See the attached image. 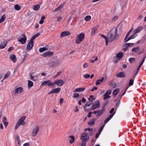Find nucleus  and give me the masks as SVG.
<instances>
[{"instance_id":"obj_1","label":"nucleus","mask_w":146,"mask_h":146,"mask_svg":"<svg viewBox=\"0 0 146 146\" xmlns=\"http://www.w3.org/2000/svg\"><path fill=\"white\" fill-rule=\"evenodd\" d=\"M117 28L116 29L113 28L109 32L108 35V37L110 42H112L115 39V38L117 36H118L117 34Z\"/></svg>"},{"instance_id":"obj_2","label":"nucleus","mask_w":146,"mask_h":146,"mask_svg":"<svg viewBox=\"0 0 146 146\" xmlns=\"http://www.w3.org/2000/svg\"><path fill=\"white\" fill-rule=\"evenodd\" d=\"M26 117V116H23L19 119L15 127V129H17L21 125H25V123L24 120Z\"/></svg>"},{"instance_id":"obj_3","label":"nucleus","mask_w":146,"mask_h":146,"mask_svg":"<svg viewBox=\"0 0 146 146\" xmlns=\"http://www.w3.org/2000/svg\"><path fill=\"white\" fill-rule=\"evenodd\" d=\"M85 35L84 33H82L78 35L76 39L75 42L76 44H79L84 39Z\"/></svg>"},{"instance_id":"obj_4","label":"nucleus","mask_w":146,"mask_h":146,"mask_svg":"<svg viewBox=\"0 0 146 146\" xmlns=\"http://www.w3.org/2000/svg\"><path fill=\"white\" fill-rule=\"evenodd\" d=\"M89 138L88 134L86 132H83L81 134L80 139L83 142L86 143L89 141Z\"/></svg>"},{"instance_id":"obj_5","label":"nucleus","mask_w":146,"mask_h":146,"mask_svg":"<svg viewBox=\"0 0 146 146\" xmlns=\"http://www.w3.org/2000/svg\"><path fill=\"white\" fill-rule=\"evenodd\" d=\"M105 111V108L104 107L102 109L100 110L95 111L93 112V113L95 114H96V116L98 117L101 116L104 112Z\"/></svg>"},{"instance_id":"obj_6","label":"nucleus","mask_w":146,"mask_h":146,"mask_svg":"<svg viewBox=\"0 0 146 146\" xmlns=\"http://www.w3.org/2000/svg\"><path fill=\"white\" fill-rule=\"evenodd\" d=\"M64 83V81L60 79L56 80L53 82V85L55 84L59 86H62Z\"/></svg>"},{"instance_id":"obj_7","label":"nucleus","mask_w":146,"mask_h":146,"mask_svg":"<svg viewBox=\"0 0 146 146\" xmlns=\"http://www.w3.org/2000/svg\"><path fill=\"white\" fill-rule=\"evenodd\" d=\"M100 106V102L99 101H96L94 103H93L91 109L94 110L95 109L99 107Z\"/></svg>"},{"instance_id":"obj_8","label":"nucleus","mask_w":146,"mask_h":146,"mask_svg":"<svg viewBox=\"0 0 146 146\" xmlns=\"http://www.w3.org/2000/svg\"><path fill=\"white\" fill-rule=\"evenodd\" d=\"M39 129V127L38 126H35L32 130V136L33 137L35 136L37 134Z\"/></svg>"},{"instance_id":"obj_9","label":"nucleus","mask_w":146,"mask_h":146,"mask_svg":"<svg viewBox=\"0 0 146 146\" xmlns=\"http://www.w3.org/2000/svg\"><path fill=\"white\" fill-rule=\"evenodd\" d=\"M41 85L53 86V82H52L50 80H48L43 82L41 83Z\"/></svg>"},{"instance_id":"obj_10","label":"nucleus","mask_w":146,"mask_h":146,"mask_svg":"<svg viewBox=\"0 0 146 146\" xmlns=\"http://www.w3.org/2000/svg\"><path fill=\"white\" fill-rule=\"evenodd\" d=\"M22 37L18 40V41L22 44H24L26 42L27 37L24 34H22L21 35Z\"/></svg>"},{"instance_id":"obj_11","label":"nucleus","mask_w":146,"mask_h":146,"mask_svg":"<svg viewBox=\"0 0 146 146\" xmlns=\"http://www.w3.org/2000/svg\"><path fill=\"white\" fill-rule=\"evenodd\" d=\"M61 91V88L59 87H57L56 88L52 89L48 93V94H50L54 93H59Z\"/></svg>"},{"instance_id":"obj_12","label":"nucleus","mask_w":146,"mask_h":146,"mask_svg":"<svg viewBox=\"0 0 146 146\" xmlns=\"http://www.w3.org/2000/svg\"><path fill=\"white\" fill-rule=\"evenodd\" d=\"M71 33L69 31H64L60 33V38H62L70 35Z\"/></svg>"},{"instance_id":"obj_13","label":"nucleus","mask_w":146,"mask_h":146,"mask_svg":"<svg viewBox=\"0 0 146 146\" xmlns=\"http://www.w3.org/2000/svg\"><path fill=\"white\" fill-rule=\"evenodd\" d=\"M53 52H52L48 51L46 53H44L42 56L43 57H45L47 56H51L53 54Z\"/></svg>"},{"instance_id":"obj_14","label":"nucleus","mask_w":146,"mask_h":146,"mask_svg":"<svg viewBox=\"0 0 146 146\" xmlns=\"http://www.w3.org/2000/svg\"><path fill=\"white\" fill-rule=\"evenodd\" d=\"M137 36V35L136 34H134L132 35L131 36L129 37V38H126L125 40V38L124 39V41L125 42H127L129 40L135 38V37H136Z\"/></svg>"},{"instance_id":"obj_15","label":"nucleus","mask_w":146,"mask_h":146,"mask_svg":"<svg viewBox=\"0 0 146 146\" xmlns=\"http://www.w3.org/2000/svg\"><path fill=\"white\" fill-rule=\"evenodd\" d=\"M33 46V42L30 41L28 44L27 48V50H30L31 49Z\"/></svg>"},{"instance_id":"obj_16","label":"nucleus","mask_w":146,"mask_h":146,"mask_svg":"<svg viewBox=\"0 0 146 146\" xmlns=\"http://www.w3.org/2000/svg\"><path fill=\"white\" fill-rule=\"evenodd\" d=\"M69 143L70 144H72L75 141V137L72 135L70 136L69 137Z\"/></svg>"},{"instance_id":"obj_17","label":"nucleus","mask_w":146,"mask_h":146,"mask_svg":"<svg viewBox=\"0 0 146 146\" xmlns=\"http://www.w3.org/2000/svg\"><path fill=\"white\" fill-rule=\"evenodd\" d=\"M115 114V113L111 114L110 116L106 119L104 121L105 125L112 117Z\"/></svg>"},{"instance_id":"obj_18","label":"nucleus","mask_w":146,"mask_h":146,"mask_svg":"<svg viewBox=\"0 0 146 146\" xmlns=\"http://www.w3.org/2000/svg\"><path fill=\"white\" fill-rule=\"evenodd\" d=\"M143 26H140L137 29L134 30L133 32L134 34H136L139 33L143 29Z\"/></svg>"},{"instance_id":"obj_19","label":"nucleus","mask_w":146,"mask_h":146,"mask_svg":"<svg viewBox=\"0 0 146 146\" xmlns=\"http://www.w3.org/2000/svg\"><path fill=\"white\" fill-rule=\"evenodd\" d=\"M117 77L120 78H124L125 77V73L123 72H121L116 75Z\"/></svg>"},{"instance_id":"obj_20","label":"nucleus","mask_w":146,"mask_h":146,"mask_svg":"<svg viewBox=\"0 0 146 146\" xmlns=\"http://www.w3.org/2000/svg\"><path fill=\"white\" fill-rule=\"evenodd\" d=\"M104 80V78L102 77L101 78V79H99V80H97L95 83V84L96 85H99L101 84V83Z\"/></svg>"},{"instance_id":"obj_21","label":"nucleus","mask_w":146,"mask_h":146,"mask_svg":"<svg viewBox=\"0 0 146 146\" xmlns=\"http://www.w3.org/2000/svg\"><path fill=\"white\" fill-rule=\"evenodd\" d=\"M123 56V54L121 52L118 53L116 55V57L119 60H120L122 58Z\"/></svg>"},{"instance_id":"obj_22","label":"nucleus","mask_w":146,"mask_h":146,"mask_svg":"<svg viewBox=\"0 0 146 146\" xmlns=\"http://www.w3.org/2000/svg\"><path fill=\"white\" fill-rule=\"evenodd\" d=\"M15 91L16 94H19L22 92V89L21 87L18 88L15 90Z\"/></svg>"},{"instance_id":"obj_23","label":"nucleus","mask_w":146,"mask_h":146,"mask_svg":"<svg viewBox=\"0 0 146 146\" xmlns=\"http://www.w3.org/2000/svg\"><path fill=\"white\" fill-rule=\"evenodd\" d=\"M85 90V88H76L74 92H82Z\"/></svg>"},{"instance_id":"obj_24","label":"nucleus","mask_w":146,"mask_h":146,"mask_svg":"<svg viewBox=\"0 0 146 146\" xmlns=\"http://www.w3.org/2000/svg\"><path fill=\"white\" fill-rule=\"evenodd\" d=\"M119 89L118 88H117L115 90L112 92V95L113 96H115L116 95L118 94L119 91Z\"/></svg>"},{"instance_id":"obj_25","label":"nucleus","mask_w":146,"mask_h":146,"mask_svg":"<svg viewBox=\"0 0 146 146\" xmlns=\"http://www.w3.org/2000/svg\"><path fill=\"white\" fill-rule=\"evenodd\" d=\"M10 58L14 62H16L17 58L15 57V56L14 54H12L10 56Z\"/></svg>"},{"instance_id":"obj_26","label":"nucleus","mask_w":146,"mask_h":146,"mask_svg":"<svg viewBox=\"0 0 146 146\" xmlns=\"http://www.w3.org/2000/svg\"><path fill=\"white\" fill-rule=\"evenodd\" d=\"M7 42V41H4L1 44H0V49L4 48L5 47Z\"/></svg>"},{"instance_id":"obj_27","label":"nucleus","mask_w":146,"mask_h":146,"mask_svg":"<svg viewBox=\"0 0 146 146\" xmlns=\"http://www.w3.org/2000/svg\"><path fill=\"white\" fill-rule=\"evenodd\" d=\"M96 120V119H93L89 121L88 123V124L89 125H92L94 124Z\"/></svg>"},{"instance_id":"obj_28","label":"nucleus","mask_w":146,"mask_h":146,"mask_svg":"<svg viewBox=\"0 0 146 146\" xmlns=\"http://www.w3.org/2000/svg\"><path fill=\"white\" fill-rule=\"evenodd\" d=\"M102 36L105 40L106 45V46H107L108 44V41H109L108 38L106 36L104 35H102Z\"/></svg>"},{"instance_id":"obj_29","label":"nucleus","mask_w":146,"mask_h":146,"mask_svg":"<svg viewBox=\"0 0 146 146\" xmlns=\"http://www.w3.org/2000/svg\"><path fill=\"white\" fill-rule=\"evenodd\" d=\"M40 8L39 5L37 4L34 5L33 6V9L34 10L36 11L38 10Z\"/></svg>"},{"instance_id":"obj_30","label":"nucleus","mask_w":146,"mask_h":146,"mask_svg":"<svg viewBox=\"0 0 146 146\" xmlns=\"http://www.w3.org/2000/svg\"><path fill=\"white\" fill-rule=\"evenodd\" d=\"M133 44L132 43H125L123 45V47H128L132 46Z\"/></svg>"},{"instance_id":"obj_31","label":"nucleus","mask_w":146,"mask_h":146,"mask_svg":"<svg viewBox=\"0 0 146 146\" xmlns=\"http://www.w3.org/2000/svg\"><path fill=\"white\" fill-rule=\"evenodd\" d=\"M6 16L5 14L3 15L0 19V23L3 22L5 19Z\"/></svg>"},{"instance_id":"obj_32","label":"nucleus","mask_w":146,"mask_h":146,"mask_svg":"<svg viewBox=\"0 0 146 146\" xmlns=\"http://www.w3.org/2000/svg\"><path fill=\"white\" fill-rule=\"evenodd\" d=\"M89 101L87 102L86 104H85V106H90L92 103V100H90V98L88 99Z\"/></svg>"},{"instance_id":"obj_33","label":"nucleus","mask_w":146,"mask_h":146,"mask_svg":"<svg viewBox=\"0 0 146 146\" xmlns=\"http://www.w3.org/2000/svg\"><path fill=\"white\" fill-rule=\"evenodd\" d=\"M28 85L29 88L32 87L33 86V82L30 80H28Z\"/></svg>"},{"instance_id":"obj_34","label":"nucleus","mask_w":146,"mask_h":146,"mask_svg":"<svg viewBox=\"0 0 146 146\" xmlns=\"http://www.w3.org/2000/svg\"><path fill=\"white\" fill-rule=\"evenodd\" d=\"M47 49L48 48H47L42 47L40 48L39 51L40 52H42L46 50H47Z\"/></svg>"},{"instance_id":"obj_35","label":"nucleus","mask_w":146,"mask_h":146,"mask_svg":"<svg viewBox=\"0 0 146 146\" xmlns=\"http://www.w3.org/2000/svg\"><path fill=\"white\" fill-rule=\"evenodd\" d=\"M32 74H31L30 76V79L33 81H36L37 79V78L36 76H32Z\"/></svg>"},{"instance_id":"obj_36","label":"nucleus","mask_w":146,"mask_h":146,"mask_svg":"<svg viewBox=\"0 0 146 146\" xmlns=\"http://www.w3.org/2000/svg\"><path fill=\"white\" fill-rule=\"evenodd\" d=\"M91 18V16L90 15H87L85 18V20L87 21H90Z\"/></svg>"},{"instance_id":"obj_37","label":"nucleus","mask_w":146,"mask_h":146,"mask_svg":"<svg viewBox=\"0 0 146 146\" xmlns=\"http://www.w3.org/2000/svg\"><path fill=\"white\" fill-rule=\"evenodd\" d=\"M133 27H132L131 29L127 33V34L126 36L125 37V40H126V39L128 37L129 35L131 32L133 30Z\"/></svg>"},{"instance_id":"obj_38","label":"nucleus","mask_w":146,"mask_h":146,"mask_svg":"<svg viewBox=\"0 0 146 146\" xmlns=\"http://www.w3.org/2000/svg\"><path fill=\"white\" fill-rule=\"evenodd\" d=\"M140 49L139 47H137L134 48H133L132 49V51L134 52H138Z\"/></svg>"},{"instance_id":"obj_39","label":"nucleus","mask_w":146,"mask_h":146,"mask_svg":"<svg viewBox=\"0 0 146 146\" xmlns=\"http://www.w3.org/2000/svg\"><path fill=\"white\" fill-rule=\"evenodd\" d=\"M104 100H106L110 98V96H109V95H108L106 94L104 95Z\"/></svg>"},{"instance_id":"obj_40","label":"nucleus","mask_w":146,"mask_h":146,"mask_svg":"<svg viewBox=\"0 0 146 146\" xmlns=\"http://www.w3.org/2000/svg\"><path fill=\"white\" fill-rule=\"evenodd\" d=\"M10 72L9 71L7 73L5 74L3 79H5V78L8 77V76L10 75Z\"/></svg>"},{"instance_id":"obj_41","label":"nucleus","mask_w":146,"mask_h":146,"mask_svg":"<svg viewBox=\"0 0 146 146\" xmlns=\"http://www.w3.org/2000/svg\"><path fill=\"white\" fill-rule=\"evenodd\" d=\"M15 9L17 11L21 9V7L18 4H16L15 5Z\"/></svg>"},{"instance_id":"obj_42","label":"nucleus","mask_w":146,"mask_h":146,"mask_svg":"<svg viewBox=\"0 0 146 146\" xmlns=\"http://www.w3.org/2000/svg\"><path fill=\"white\" fill-rule=\"evenodd\" d=\"M135 58H131L129 59V60L130 63H133L135 61Z\"/></svg>"},{"instance_id":"obj_43","label":"nucleus","mask_w":146,"mask_h":146,"mask_svg":"<svg viewBox=\"0 0 146 146\" xmlns=\"http://www.w3.org/2000/svg\"><path fill=\"white\" fill-rule=\"evenodd\" d=\"M92 35H94V34L96 33V29L95 28H93L92 29V31L91 32Z\"/></svg>"},{"instance_id":"obj_44","label":"nucleus","mask_w":146,"mask_h":146,"mask_svg":"<svg viewBox=\"0 0 146 146\" xmlns=\"http://www.w3.org/2000/svg\"><path fill=\"white\" fill-rule=\"evenodd\" d=\"M134 80L133 79H131L129 80V85L130 86H132Z\"/></svg>"},{"instance_id":"obj_45","label":"nucleus","mask_w":146,"mask_h":146,"mask_svg":"<svg viewBox=\"0 0 146 146\" xmlns=\"http://www.w3.org/2000/svg\"><path fill=\"white\" fill-rule=\"evenodd\" d=\"M90 75L88 74H84L83 75V77L86 79H88V78H90Z\"/></svg>"},{"instance_id":"obj_46","label":"nucleus","mask_w":146,"mask_h":146,"mask_svg":"<svg viewBox=\"0 0 146 146\" xmlns=\"http://www.w3.org/2000/svg\"><path fill=\"white\" fill-rule=\"evenodd\" d=\"M56 66H60L61 65V63L60 61H57L55 63Z\"/></svg>"},{"instance_id":"obj_47","label":"nucleus","mask_w":146,"mask_h":146,"mask_svg":"<svg viewBox=\"0 0 146 146\" xmlns=\"http://www.w3.org/2000/svg\"><path fill=\"white\" fill-rule=\"evenodd\" d=\"M88 98H90V100H92V102L93 101L95 100V97L93 95H90Z\"/></svg>"},{"instance_id":"obj_48","label":"nucleus","mask_w":146,"mask_h":146,"mask_svg":"<svg viewBox=\"0 0 146 146\" xmlns=\"http://www.w3.org/2000/svg\"><path fill=\"white\" fill-rule=\"evenodd\" d=\"M118 18V17L117 16H115L111 20V21L113 22L116 20Z\"/></svg>"},{"instance_id":"obj_49","label":"nucleus","mask_w":146,"mask_h":146,"mask_svg":"<svg viewBox=\"0 0 146 146\" xmlns=\"http://www.w3.org/2000/svg\"><path fill=\"white\" fill-rule=\"evenodd\" d=\"M104 126H105V124H104V125L102 126V127L100 128V129L99 130V131H98V133H99V134H100L102 131V129H103Z\"/></svg>"},{"instance_id":"obj_50","label":"nucleus","mask_w":146,"mask_h":146,"mask_svg":"<svg viewBox=\"0 0 146 146\" xmlns=\"http://www.w3.org/2000/svg\"><path fill=\"white\" fill-rule=\"evenodd\" d=\"M62 73L61 71H59L58 72L57 74L55 75L53 77L54 78H55L57 77L60 74Z\"/></svg>"},{"instance_id":"obj_51","label":"nucleus","mask_w":146,"mask_h":146,"mask_svg":"<svg viewBox=\"0 0 146 146\" xmlns=\"http://www.w3.org/2000/svg\"><path fill=\"white\" fill-rule=\"evenodd\" d=\"M88 66V64L87 62H85L83 65V68H86Z\"/></svg>"},{"instance_id":"obj_52","label":"nucleus","mask_w":146,"mask_h":146,"mask_svg":"<svg viewBox=\"0 0 146 146\" xmlns=\"http://www.w3.org/2000/svg\"><path fill=\"white\" fill-rule=\"evenodd\" d=\"M79 96V95L78 93H74V94L73 97L74 98H78Z\"/></svg>"},{"instance_id":"obj_53","label":"nucleus","mask_w":146,"mask_h":146,"mask_svg":"<svg viewBox=\"0 0 146 146\" xmlns=\"http://www.w3.org/2000/svg\"><path fill=\"white\" fill-rule=\"evenodd\" d=\"M75 109L74 111L75 112H77L78 111V107L77 106H76L75 107Z\"/></svg>"},{"instance_id":"obj_54","label":"nucleus","mask_w":146,"mask_h":146,"mask_svg":"<svg viewBox=\"0 0 146 146\" xmlns=\"http://www.w3.org/2000/svg\"><path fill=\"white\" fill-rule=\"evenodd\" d=\"M111 90H109L107 91L106 94L108 95H109L111 93Z\"/></svg>"},{"instance_id":"obj_55","label":"nucleus","mask_w":146,"mask_h":146,"mask_svg":"<svg viewBox=\"0 0 146 146\" xmlns=\"http://www.w3.org/2000/svg\"><path fill=\"white\" fill-rule=\"evenodd\" d=\"M62 19V17L60 16L57 17V20L58 21H60Z\"/></svg>"},{"instance_id":"obj_56","label":"nucleus","mask_w":146,"mask_h":146,"mask_svg":"<svg viewBox=\"0 0 146 146\" xmlns=\"http://www.w3.org/2000/svg\"><path fill=\"white\" fill-rule=\"evenodd\" d=\"M36 37L34 35L33 36L32 38L31 39L30 41L32 42H33L34 40L36 38Z\"/></svg>"},{"instance_id":"obj_57","label":"nucleus","mask_w":146,"mask_h":146,"mask_svg":"<svg viewBox=\"0 0 146 146\" xmlns=\"http://www.w3.org/2000/svg\"><path fill=\"white\" fill-rule=\"evenodd\" d=\"M98 60V58L97 57H96L94 60H92L91 61V62L92 63H94L95 61H97Z\"/></svg>"},{"instance_id":"obj_58","label":"nucleus","mask_w":146,"mask_h":146,"mask_svg":"<svg viewBox=\"0 0 146 146\" xmlns=\"http://www.w3.org/2000/svg\"><path fill=\"white\" fill-rule=\"evenodd\" d=\"M92 113H93V112H90L87 115V117H90L91 116V115Z\"/></svg>"},{"instance_id":"obj_59","label":"nucleus","mask_w":146,"mask_h":146,"mask_svg":"<svg viewBox=\"0 0 146 146\" xmlns=\"http://www.w3.org/2000/svg\"><path fill=\"white\" fill-rule=\"evenodd\" d=\"M86 106H84V109L86 112H88L89 111L88 109H87Z\"/></svg>"},{"instance_id":"obj_60","label":"nucleus","mask_w":146,"mask_h":146,"mask_svg":"<svg viewBox=\"0 0 146 146\" xmlns=\"http://www.w3.org/2000/svg\"><path fill=\"white\" fill-rule=\"evenodd\" d=\"M114 111V109L113 108H112L111 109V110L110 111V113H113Z\"/></svg>"},{"instance_id":"obj_61","label":"nucleus","mask_w":146,"mask_h":146,"mask_svg":"<svg viewBox=\"0 0 146 146\" xmlns=\"http://www.w3.org/2000/svg\"><path fill=\"white\" fill-rule=\"evenodd\" d=\"M3 123L4 125L5 126H7V125H8V122H7V121H5V122H3Z\"/></svg>"},{"instance_id":"obj_62","label":"nucleus","mask_w":146,"mask_h":146,"mask_svg":"<svg viewBox=\"0 0 146 146\" xmlns=\"http://www.w3.org/2000/svg\"><path fill=\"white\" fill-rule=\"evenodd\" d=\"M7 119L6 117H4L3 118V122H4L5 121H7Z\"/></svg>"},{"instance_id":"obj_63","label":"nucleus","mask_w":146,"mask_h":146,"mask_svg":"<svg viewBox=\"0 0 146 146\" xmlns=\"http://www.w3.org/2000/svg\"><path fill=\"white\" fill-rule=\"evenodd\" d=\"M82 102L85 103L86 102V99L84 98H82Z\"/></svg>"},{"instance_id":"obj_64","label":"nucleus","mask_w":146,"mask_h":146,"mask_svg":"<svg viewBox=\"0 0 146 146\" xmlns=\"http://www.w3.org/2000/svg\"><path fill=\"white\" fill-rule=\"evenodd\" d=\"M23 146H30V145L28 143H26L23 145Z\"/></svg>"}]
</instances>
